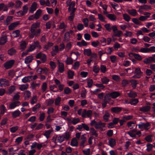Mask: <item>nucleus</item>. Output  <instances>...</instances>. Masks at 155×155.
I'll list each match as a JSON object with an SVG mask.
<instances>
[{
    "instance_id": "13d9d810",
    "label": "nucleus",
    "mask_w": 155,
    "mask_h": 155,
    "mask_svg": "<svg viewBox=\"0 0 155 155\" xmlns=\"http://www.w3.org/2000/svg\"><path fill=\"white\" fill-rule=\"evenodd\" d=\"M25 97L26 99H28L31 97V93L29 91H26L25 93Z\"/></svg>"
},
{
    "instance_id": "69168bd1",
    "label": "nucleus",
    "mask_w": 155,
    "mask_h": 155,
    "mask_svg": "<svg viewBox=\"0 0 155 155\" xmlns=\"http://www.w3.org/2000/svg\"><path fill=\"white\" fill-rule=\"evenodd\" d=\"M105 112V114L104 115L103 118L107 122L108 121V118L110 116V114L107 111H106Z\"/></svg>"
},
{
    "instance_id": "72a5a7b5",
    "label": "nucleus",
    "mask_w": 155,
    "mask_h": 155,
    "mask_svg": "<svg viewBox=\"0 0 155 155\" xmlns=\"http://www.w3.org/2000/svg\"><path fill=\"white\" fill-rule=\"evenodd\" d=\"M101 81L103 84H107L110 81V80L106 77H104L101 78Z\"/></svg>"
},
{
    "instance_id": "37998d69",
    "label": "nucleus",
    "mask_w": 155,
    "mask_h": 155,
    "mask_svg": "<svg viewBox=\"0 0 155 155\" xmlns=\"http://www.w3.org/2000/svg\"><path fill=\"white\" fill-rule=\"evenodd\" d=\"M152 137L151 135H148L144 139L148 142H151L152 141Z\"/></svg>"
},
{
    "instance_id": "f257e3e1",
    "label": "nucleus",
    "mask_w": 155,
    "mask_h": 155,
    "mask_svg": "<svg viewBox=\"0 0 155 155\" xmlns=\"http://www.w3.org/2000/svg\"><path fill=\"white\" fill-rule=\"evenodd\" d=\"M41 29H38L36 30L33 29H30L29 33V37L31 38H33L35 36L38 37L40 35Z\"/></svg>"
},
{
    "instance_id": "e433bc0d",
    "label": "nucleus",
    "mask_w": 155,
    "mask_h": 155,
    "mask_svg": "<svg viewBox=\"0 0 155 155\" xmlns=\"http://www.w3.org/2000/svg\"><path fill=\"white\" fill-rule=\"evenodd\" d=\"M20 43V46L21 49L23 50H24L26 47L27 44L25 41H21Z\"/></svg>"
},
{
    "instance_id": "a878e982",
    "label": "nucleus",
    "mask_w": 155,
    "mask_h": 155,
    "mask_svg": "<svg viewBox=\"0 0 155 155\" xmlns=\"http://www.w3.org/2000/svg\"><path fill=\"white\" fill-rule=\"evenodd\" d=\"M71 145L73 147H77L78 146V142L76 138H73L71 140Z\"/></svg>"
},
{
    "instance_id": "a211bd4d",
    "label": "nucleus",
    "mask_w": 155,
    "mask_h": 155,
    "mask_svg": "<svg viewBox=\"0 0 155 155\" xmlns=\"http://www.w3.org/2000/svg\"><path fill=\"white\" fill-rule=\"evenodd\" d=\"M107 17L112 21H115L117 18L116 16L114 14H109L107 15Z\"/></svg>"
},
{
    "instance_id": "f3484780",
    "label": "nucleus",
    "mask_w": 155,
    "mask_h": 155,
    "mask_svg": "<svg viewBox=\"0 0 155 155\" xmlns=\"http://www.w3.org/2000/svg\"><path fill=\"white\" fill-rule=\"evenodd\" d=\"M127 12L129 14L133 16H135L137 14L136 10L135 9L128 10Z\"/></svg>"
},
{
    "instance_id": "58836bf2",
    "label": "nucleus",
    "mask_w": 155,
    "mask_h": 155,
    "mask_svg": "<svg viewBox=\"0 0 155 155\" xmlns=\"http://www.w3.org/2000/svg\"><path fill=\"white\" fill-rule=\"evenodd\" d=\"M58 28L60 29H64L65 30L66 28L67 25L65 24L64 22H61L60 25L58 26Z\"/></svg>"
},
{
    "instance_id": "052dcab7",
    "label": "nucleus",
    "mask_w": 155,
    "mask_h": 155,
    "mask_svg": "<svg viewBox=\"0 0 155 155\" xmlns=\"http://www.w3.org/2000/svg\"><path fill=\"white\" fill-rule=\"evenodd\" d=\"M104 27L106 30L110 32L112 30V27H111L110 24L108 23L104 25Z\"/></svg>"
},
{
    "instance_id": "f704fd0d",
    "label": "nucleus",
    "mask_w": 155,
    "mask_h": 155,
    "mask_svg": "<svg viewBox=\"0 0 155 155\" xmlns=\"http://www.w3.org/2000/svg\"><path fill=\"white\" fill-rule=\"evenodd\" d=\"M128 96L131 98H135L137 96V94L136 92L130 91L129 93L128 94Z\"/></svg>"
},
{
    "instance_id": "79ce46f5",
    "label": "nucleus",
    "mask_w": 155,
    "mask_h": 155,
    "mask_svg": "<svg viewBox=\"0 0 155 155\" xmlns=\"http://www.w3.org/2000/svg\"><path fill=\"white\" fill-rule=\"evenodd\" d=\"M53 45V44L51 42H48L47 45H45L44 48L46 50H48L51 48Z\"/></svg>"
},
{
    "instance_id": "c03bdc74",
    "label": "nucleus",
    "mask_w": 155,
    "mask_h": 155,
    "mask_svg": "<svg viewBox=\"0 0 155 155\" xmlns=\"http://www.w3.org/2000/svg\"><path fill=\"white\" fill-rule=\"evenodd\" d=\"M74 73L73 71L69 70L68 72V77L69 79H72L74 75Z\"/></svg>"
},
{
    "instance_id": "864d4df0",
    "label": "nucleus",
    "mask_w": 155,
    "mask_h": 155,
    "mask_svg": "<svg viewBox=\"0 0 155 155\" xmlns=\"http://www.w3.org/2000/svg\"><path fill=\"white\" fill-rule=\"evenodd\" d=\"M62 136H63L64 139H65L67 140H68L69 139L70 136L69 132H66Z\"/></svg>"
},
{
    "instance_id": "f8f14e48",
    "label": "nucleus",
    "mask_w": 155,
    "mask_h": 155,
    "mask_svg": "<svg viewBox=\"0 0 155 155\" xmlns=\"http://www.w3.org/2000/svg\"><path fill=\"white\" fill-rule=\"evenodd\" d=\"M105 125V123H103L101 121H99L96 123V124L95 125V127L96 129H98L104 127Z\"/></svg>"
},
{
    "instance_id": "ddd939ff",
    "label": "nucleus",
    "mask_w": 155,
    "mask_h": 155,
    "mask_svg": "<svg viewBox=\"0 0 155 155\" xmlns=\"http://www.w3.org/2000/svg\"><path fill=\"white\" fill-rule=\"evenodd\" d=\"M110 94L111 97L114 99L117 98L120 95V94L119 92L116 91H113L110 93Z\"/></svg>"
},
{
    "instance_id": "ea45409f",
    "label": "nucleus",
    "mask_w": 155,
    "mask_h": 155,
    "mask_svg": "<svg viewBox=\"0 0 155 155\" xmlns=\"http://www.w3.org/2000/svg\"><path fill=\"white\" fill-rule=\"evenodd\" d=\"M90 131L92 134V135L95 136L96 137H97L98 136V134L97 133L96 131L93 127L90 128Z\"/></svg>"
},
{
    "instance_id": "9d476101",
    "label": "nucleus",
    "mask_w": 155,
    "mask_h": 155,
    "mask_svg": "<svg viewBox=\"0 0 155 155\" xmlns=\"http://www.w3.org/2000/svg\"><path fill=\"white\" fill-rule=\"evenodd\" d=\"M37 3L36 2H34L31 5L29 10L30 13H33L36 10L37 8Z\"/></svg>"
},
{
    "instance_id": "09e8293b",
    "label": "nucleus",
    "mask_w": 155,
    "mask_h": 155,
    "mask_svg": "<svg viewBox=\"0 0 155 155\" xmlns=\"http://www.w3.org/2000/svg\"><path fill=\"white\" fill-rule=\"evenodd\" d=\"M16 52V50L13 48H11L8 51V54L11 55L15 54Z\"/></svg>"
},
{
    "instance_id": "49530a36",
    "label": "nucleus",
    "mask_w": 155,
    "mask_h": 155,
    "mask_svg": "<svg viewBox=\"0 0 155 155\" xmlns=\"http://www.w3.org/2000/svg\"><path fill=\"white\" fill-rule=\"evenodd\" d=\"M141 8L145 10H147L148 9L150 10L151 9V7L150 5H145L141 6Z\"/></svg>"
},
{
    "instance_id": "2f4dec72",
    "label": "nucleus",
    "mask_w": 155,
    "mask_h": 155,
    "mask_svg": "<svg viewBox=\"0 0 155 155\" xmlns=\"http://www.w3.org/2000/svg\"><path fill=\"white\" fill-rule=\"evenodd\" d=\"M20 31L16 30L13 32L12 33V35L15 38L18 37L20 35Z\"/></svg>"
},
{
    "instance_id": "393cba45",
    "label": "nucleus",
    "mask_w": 155,
    "mask_h": 155,
    "mask_svg": "<svg viewBox=\"0 0 155 155\" xmlns=\"http://www.w3.org/2000/svg\"><path fill=\"white\" fill-rule=\"evenodd\" d=\"M2 10L3 11H7L8 10L7 6L3 3L0 4V11Z\"/></svg>"
},
{
    "instance_id": "603ef678",
    "label": "nucleus",
    "mask_w": 155,
    "mask_h": 155,
    "mask_svg": "<svg viewBox=\"0 0 155 155\" xmlns=\"http://www.w3.org/2000/svg\"><path fill=\"white\" fill-rule=\"evenodd\" d=\"M111 96L110 93L107 94L105 96L104 100L105 101H109L110 99Z\"/></svg>"
},
{
    "instance_id": "412c9836",
    "label": "nucleus",
    "mask_w": 155,
    "mask_h": 155,
    "mask_svg": "<svg viewBox=\"0 0 155 155\" xmlns=\"http://www.w3.org/2000/svg\"><path fill=\"white\" fill-rule=\"evenodd\" d=\"M58 70L61 73H62L64 70V65L62 63H59L58 64Z\"/></svg>"
},
{
    "instance_id": "c756f323",
    "label": "nucleus",
    "mask_w": 155,
    "mask_h": 155,
    "mask_svg": "<svg viewBox=\"0 0 155 155\" xmlns=\"http://www.w3.org/2000/svg\"><path fill=\"white\" fill-rule=\"evenodd\" d=\"M12 16H9L8 17L6 20L4 21V24L5 25H8L10 22L12 21Z\"/></svg>"
},
{
    "instance_id": "bf43d9fd",
    "label": "nucleus",
    "mask_w": 155,
    "mask_h": 155,
    "mask_svg": "<svg viewBox=\"0 0 155 155\" xmlns=\"http://www.w3.org/2000/svg\"><path fill=\"white\" fill-rule=\"evenodd\" d=\"M100 44V42L98 41H92L91 43V45L94 47H96L99 45Z\"/></svg>"
},
{
    "instance_id": "c85d7f7f",
    "label": "nucleus",
    "mask_w": 155,
    "mask_h": 155,
    "mask_svg": "<svg viewBox=\"0 0 155 155\" xmlns=\"http://www.w3.org/2000/svg\"><path fill=\"white\" fill-rule=\"evenodd\" d=\"M52 130H50L46 131L45 133L43 134V135L45 136L47 139H48L50 136V135L51 133L53 132Z\"/></svg>"
},
{
    "instance_id": "c9c22d12",
    "label": "nucleus",
    "mask_w": 155,
    "mask_h": 155,
    "mask_svg": "<svg viewBox=\"0 0 155 155\" xmlns=\"http://www.w3.org/2000/svg\"><path fill=\"white\" fill-rule=\"evenodd\" d=\"M123 17L124 19L127 22L129 21L130 19V17L127 14H123Z\"/></svg>"
},
{
    "instance_id": "20e7f679",
    "label": "nucleus",
    "mask_w": 155,
    "mask_h": 155,
    "mask_svg": "<svg viewBox=\"0 0 155 155\" xmlns=\"http://www.w3.org/2000/svg\"><path fill=\"white\" fill-rule=\"evenodd\" d=\"M14 63V60H11L5 62L4 64V66L6 69H8L11 68L13 66Z\"/></svg>"
},
{
    "instance_id": "b1692460",
    "label": "nucleus",
    "mask_w": 155,
    "mask_h": 155,
    "mask_svg": "<svg viewBox=\"0 0 155 155\" xmlns=\"http://www.w3.org/2000/svg\"><path fill=\"white\" fill-rule=\"evenodd\" d=\"M129 82L130 83L132 87L134 89H135L137 87V85L138 84L137 81L135 80H131Z\"/></svg>"
},
{
    "instance_id": "423d86ee",
    "label": "nucleus",
    "mask_w": 155,
    "mask_h": 155,
    "mask_svg": "<svg viewBox=\"0 0 155 155\" xmlns=\"http://www.w3.org/2000/svg\"><path fill=\"white\" fill-rule=\"evenodd\" d=\"M138 126L139 128L140 129L144 128L145 129L148 130L150 128V124L149 123H141L140 124H138Z\"/></svg>"
},
{
    "instance_id": "774afa93",
    "label": "nucleus",
    "mask_w": 155,
    "mask_h": 155,
    "mask_svg": "<svg viewBox=\"0 0 155 155\" xmlns=\"http://www.w3.org/2000/svg\"><path fill=\"white\" fill-rule=\"evenodd\" d=\"M16 5L15 7L16 8H21L22 4V2L20 0H17L16 2Z\"/></svg>"
},
{
    "instance_id": "5fc2aeb1",
    "label": "nucleus",
    "mask_w": 155,
    "mask_h": 155,
    "mask_svg": "<svg viewBox=\"0 0 155 155\" xmlns=\"http://www.w3.org/2000/svg\"><path fill=\"white\" fill-rule=\"evenodd\" d=\"M64 40L68 41L70 39V34L69 32H66L64 35Z\"/></svg>"
},
{
    "instance_id": "e2e57ef3",
    "label": "nucleus",
    "mask_w": 155,
    "mask_h": 155,
    "mask_svg": "<svg viewBox=\"0 0 155 155\" xmlns=\"http://www.w3.org/2000/svg\"><path fill=\"white\" fill-rule=\"evenodd\" d=\"M114 35L116 36H117L118 37H120L121 35L123 34L122 32L120 30H117L115 33H114Z\"/></svg>"
},
{
    "instance_id": "680f3d73",
    "label": "nucleus",
    "mask_w": 155,
    "mask_h": 155,
    "mask_svg": "<svg viewBox=\"0 0 155 155\" xmlns=\"http://www.w3.org/2000/svg\"><path fill=\"white\" fill-rule=\"evenodd\" d=\"M15 87L14 86H11L8 90V92L9 94H11L15 90Z\"/></svg>"
},
{
    "instance_id": "6ab92c4d",
    "label": "nucleus",
    "mask_w": 155,
    "mask_h": 155,
    "mask_svg": "<svg viewBox=\"0 0 155 155\" xmlns=\"http://www.w3.org/2000/svg\"><path fill=\"white\" fill-rule=\"evenodd\" d=\"M42 13V11L40 9H38L34 15L36 19H39L41 17Z\"/></svg>"
},
{
    "instance_id": "1a4fd4ad",
    "label": "nucleus",
    "mask_w": 155,
    "mask_h": 155,
    "mask_svg": "<svg viewBox=\"0 0 155 155\" xmlns=\"http://www.w3.org/2000/svg\"><path fill=\"white\" fill-rule=\"evenodd\" d=\"M20 24L19 21H16L11 23L8 26V29L10 30H14Z\"/></svg>"
},
{
    "instance_id": "2eb2a0df",
    "label": "nucleus",
    "mask_w": 155,
    "mask_h": 155,
    "mask_svg": "<svg viewBox=\"0 0 155 155\" xmlns=\"http://www.w3.org/2000/svg\"><path fill=\"white\" fill-rule=\"evenodd\" d=\"M122 110V108L120 107H114L111 108V111L115 113H118L120 112Z\"/></svg>"
},
{
    "instance_id": "6e6552de",
    "label": "nucleus",
    "mask_w": 155,
    "mask_h": 155,
    "mask_svg": "<svg viewBox=\"0 0 155 155\" xmlns=\"http://www.w3.org/2000/svg\"><path fill=\"white\" fill-rule=\"evenodd\" d=\"M20 104V102L18 101H14L9 104V108L10 109H14L16 106H18Z\"/></svg>"
},
{
    "instance_id": "5701e85b",
    "label": "nucleus",
    "mask_w": 155,
    "mask_h": 155,
    "mask_svg": "<svg viewBox=\"0 0 155 155\" xmlns=\"http://www.w3.org/2000/svg\"><path fill=\"white\" fill-rule=\"evenodd\" d=\"M150 106H147L143 107L140 109L139 110L140 111L143 112H147L150 110Z\"/></svg>"
},
{
    "instance_id": "338daca9",
    "label": "nucleus",
    "mask_w": 155,
    "mask_h": 155,
    "mask_svg": "<svg viewBox=\"0 0 155 155\" xmlns=\"http://www.w3.org/2000/svg\"><path fill=\"white\" fill-rule=\"evenodd\" d=\"M100 70L99 67L97 65H95L94 66L93 71L95 73H97L99 72Z\"/></svg>"
},
{
    "instance_id": "6e6d98bb",
    "label": "nucleus",
    "mask_w": 155,
    "mask_h": 155,
    "mask_svg": "<svg viewBox=\"0 0 155 155\" xmlns=\"http://www.w3.org/2000/svg\"><path fill=\"white\" fill-rule=\"evenodd\" d=\"M80 65V62L78 61H76L73 65V68L75 70L78 69Z\"/></svg>"
},
{
    "instance_id": "4468645a",
    "label": "nucleus",
    "mask_w": 155,
    "mask_h": 155,
    "mask_svg": "<svg viewBox=\"0 0 155 155\" xmlns=\"http://www.w3.org/2000/svg\"><path fill=\"white\" fill-rule=\"evenodd\" d=\"M33 59V57L32 55H30L26 57L25 59V62L26 64L31 63Z\"/></svg>"
},
{
    "instance_id": "4c0bfd02",
    "label": "nucleus",
    "mask_w": 155,
    "mask_h": 155,
    "mask_svg": "<svg viewBox=\"0 0 155 155\" xmlns=\"http://www.w3.org/2000/svg\"><path fill=\"white\" fill-rule=\"evenodd\" d=\"M139 102L138 100L137 99H131L129 103L131 105H136Z\"/></svg>"
},
{
    "instance_id": "f03ea898",
    "label": "nucleus",
    "mask_w": 155,
    "mask_h": 155,
    "mask_svg": "<svg viewBox=\"0 0 155 155\" xmlns=\"http://www.w3.org/2000/svg\"><path fill=\"white\" fill-rule=\"evenodd\" d=\"M92 111L91 110H86V109H84L82 111V114H81L82 117L83 118L87 117L91 119L92 116Z\"/></svg>"
},
{
    "instance_id": "bb28decb",
    "label": "nucleus",
    "mask_w": 155,
    "mask_h": 155,
    "mask_svg": "<svg viewBox=\"0 0 155 155\" xmlns=\"http://www.w3.org/2000/svg\"><path fill=\"white\" fill-rule=\"evenodd\" d=\"M40 26V22H36L33 23L31 26V29H36L37 28H39Z\"/></svg>"
},
{
    "instance_id": "cd10ccee",
    "label": "nucleus",
    "mask_w": 155,
    "mask_h": 155,
    "mask_svg": "<svg viewBox=\"0 0 155 155\" xmlns=\"http://www.w3.org/2000/svg\"><path fill=\"white\" fill-rule=\"evenodd\" d=\"M152 57H149L148 58L145 59L143 60V62L145 64H150L152 62Z\"/></svg>"
},
{
    "instance_id": "9b49d317",
    "label": "nucleus",
    "mask_w": 155,
    "mask_h": 155,
    "mask_svg": "<svg viewBox=\"0 0 155 155\" xmlns=\"http://www.w3.org/2000/svg\"><path fill=\"white\" fill-rule=\"evenodd\" d=\"M85 134H83L81 135V141L80 143V146L83 147H84L85 146L84 144L87 140V138L85 137Z\"/></svg>"
},
{
    "instance_id": "7ed1b4c3",
    "label": "nucleus",
    "mask_w": 155,
    "mask_h": 155,
    "mask_svg": "<svg viewBox=\"0 0 155 155\" xmlns=\"http://www.w3.org/2000/svg\"><path fill=\"white\" fill-rule=\"evenodd\" d=\"M37 59H40L43 63H45L47 60L46 56L45 54L40 52L36 55Z\"/></svg>"
},
{
    "instance_id": "4d7b16f0",
    "label": "nucleus",
    "mask_w": 155,
    "mask_h": 155,
    "mask_svg": "<svg viewBox=\"0 0 155 155\" xmlns=\"http://www.w3.org/2000/svg\"><path fill=\"white\" fill-rule=\"evenodd\" d=\"M80 121L79 118H73L72 121V123L74 125H75Z\"/></svg>"
},
{
    "instance_id": "a19ab883",
    "label": "nucleus",
    "mask_w": 155,
    "mask_h": 155,
    "mask_svg": "<svg viewBox=\"0 0 155 155\" xmlns=\"http://www.w3.org/2000/svg\"><path fill=\"white\" fill-rule=\"evenodd\" d=\"M134 73L136 74L140 75L142 74L143 73L141 71L140 68H138L135 69Z\"/></svg>"
},
{
    "instance_id": "0e129e2a",
    "label": "nucleus",
    "mask_w": 155,
    "mask_h": 155,
    "mask_svg": "<svg viewBox=\"0 0 155 155\" xmlns=\"http://www.w3.org/2000/svg\"><path fill=\"white\" fill-rule=\"evenodd\" d=\"M93 81L91 79H89L87 81V87L89 88H91L92 87Z\"/></svg>"
},
{
    "instance_id": "de8ad7c7",
    "label": "nucleus",
    "mask_w": 155,
    "mask_h": 155,
    "mask_svg": "<svg viewBox=\"0 0 155 155\" xmlns=\"http://www.w3.org/2000/svg\"><path fill=\"white\" fill-rule=\"evenodd\" d=\"M129 84V81L127 80L124 79L122 81V86L123 87L127 86Z\"/></svg>"
},
{
    "instance_id": "7c9ffc66",
    "label": "nucleus",
    "mask_w": 155,
    "mask_h": 155,
    "mask_svg": "<svg viewBox=\"0 0 155 155\" xmlns=\"http://www.w3.org/2000/svg\"><path fill=\"white\" fill-rule=\"evenodd\" d=\"M84 55H86L88 56H90L91 54V51L90 49H84Z\"/></svg>"
},
{
    "instance_id": "0eeeda50",
    "label": "nucleus",
    "mask_w": 155,
    "mask_h": 155,
    "mask_svg": "<svg viewBox=\"0 0 155 155\" xmlns=\"http://www.w3.org/2000/svg\"><path fill=\"white\" fill-rule=\"evenodd\" d=\"M129 55L130 57H134L136 59L139 61H141L142 59L141 56L138 54L130 53L129 54Z\"/></svg>"
},
{
    "instance_id": "3c124183",
    "label": "nucleus",
    "mask_w": 155,
    "mask_h": 155,
    "mask_svg": "<svg viewBox=\"0 0 155 155\" xmlns=\"http://www.w3.org/2000/svg\"><path fill=\"white\" fill-rule=\"evenodd\" d=\"M47 88V84L46 82L43 83L41 87V89L43 92H45Z\"/></svg>"
},
{
    "instance_id": "aec40b11",
    "label": "nucleus",
    "mask_w": 155,
    "mask_h": 155,
    "mask_svg": "<svg viewBox=\"0 0 155 155\" xmlns=\"http://www.w3.org/2000/svg\"><path fill=\"white\" fill-rule=\"evenodd\" d=\"M21 112L19 110H17L13 112L12 113V117L13 118H16L19 117L20 114Z\"/></svg>"
},
{
    "instance_id": "dca6fc26",
    "label": "nucleus",
    "mask_w": 155,
    "mask_h": 155,
    "mask_svg": "<svg viewBox=\"0 0 155 155\" xmlns=\"http://www.w3.org/2000/svg\"><path fill=\"white\" fill-rule=\"evenodd\" d=\"M108 144L111 147H113L116 144V141L115 139L113 138L110 139L108 141Z\"/></svg>"
},
{
    "instance_id": "39448f33",
    "label": "nucleus",
    "mask_w": 155,
    "mask_h": 155,
    "mask_svg": "<svg viewBox=\"0 0 155 155\" xmlns=\"http://www.w3.org/2000/svg\"><path fill=\"white\" fill-rule=\"evenodd\" d=\"M10 85L9 82L7 80L2 78L0 79V86L1 87H6Z\"/></svg>"
},
{
    "instance_id": "4be33fe9",
    "label": "nucleus",
    "mask_w": 155,
    "mask_h": 155,
    "mask_svg": "<svg viewBox=\"0 0 155 155\" xmlns=\"http://www.w3.org/2000/svg\"><path fill=\"white\" fill-rule=\"evenodd\" d=\"M7 41V38L5 36H2L0 40V45H3Z\"/></svg>"
},
{
    "instance_id": "8fccbe9b",
    "label": "nucleus",
    "mask_w": 155,
    "mask_h": 155,
    "mask_svg": "<svg viewBox=\"0 0 155 155\" xmlns=\"http://www.w3.org/2000/svg\"><path fill=\"white\" fill-rule=\"evenodd\" d=\"M134 123L132 121H129L127 123V126L128 127H130V129L133 128L134 127Z\"/></svg>"
},
{
    "instance_id": "a18cd8bd",
    "label": "nucleus",
    "mask_w": 155,
    "mask_h": 155,
    "mask_svg": "<svg viewBox=\"0 0 155 155\" xmlns=\"http://www.w3.org/2000/svg\"><path fill=\"white\" fill-rule=\"evenodd\" d=\"M61 100V98L59 97H58L55 100V104L56 106L59 105Z\"/></svg>"
},
{
    "instance_id": "473e14b6",
    "label": "nucleus",
    "mask_w": 155,
    "mask_h": 155,
    "mask_svg": "<svg viewBox=\"0 0 155 155\" xmlns=\"http://www.w3.org/2000/svg\"><path fill=\"white\" fill-rule=\"evenodd\" d=\"M73 62V60L71 58L67 56V60L65 61V62L67 65L72 64Z\"/></svg>"
}]
</instances>
